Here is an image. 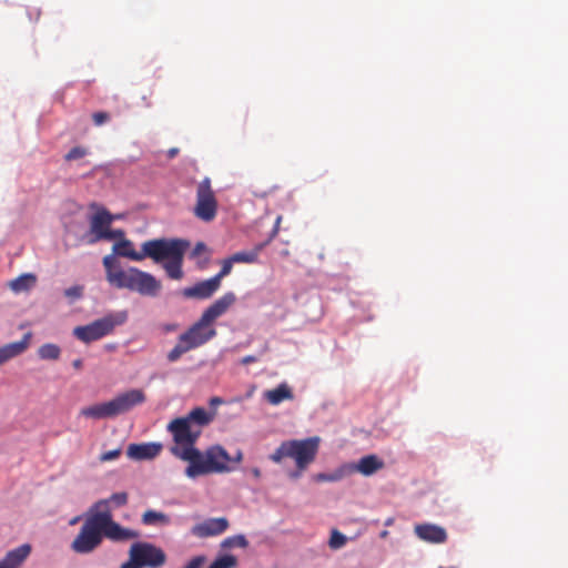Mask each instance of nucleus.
<instances>
[{
    "instance_id": "1",
    "label": "nucleus",
    "mask_w": 568,
    "mask_h": 568,
    "mask_svg": "<svg viewBox=\"0 0 568 568\" xmlns=\"http://www.w3.org/2000/svg\"><path fill=\"white\" fill-rule=\"evenodd\" d=\"M212 420V413L204 407H196L186 416L172 419L166 426L174 442L170 452L173 456L189 463L185 468V475L189 478L229 470L230 456L224 448L212 446L204 453L195 448L203 428Z\"/></svg>"
},
{
    "instance_id": "2",
    "label": "nucleus",
    "mask_w": 568,
    "mask_h": 568,
    "mask_svg": "<svg viewBox=\"0 0 568 568\" xmlns=\"http://www.w3.org/2000/svg\"><path fill=\"white\" fill-rule=\"evenodd\" d=\"M105 278L118 290H129L143 296L154 297L162 288V284L152 274L136 267L123 270L113 254L103 257Z\"/></svg>"
},
{
    "instance_id": "3",
    "label": "nucleus",
    "mask_w": 568,
    "mask_h": 568,
    "mask_svg": "<svg viewBox=\"0 0 568 568\" xmlns=\"http://www.w3.org/2000/svg\"><path fill=\"white\" fill-rule=\"evenodd\" d=\"M189 246L190 242L182 239H156L154 244L146 247V254L156 263L166 261L163 267L168 276L172 280H181L183 257Z\"/></svg>"
},
{
    "instance_id": "4",
    "label": "nucleus",
    "mask_w": 568,
    "mask_h": 568,
    "mask_svg": "<svg viewBox=\"0 0 568 568\" xmlns=\"http://www.w3.org/2000/svg\"><path fill=\"white\" fill-rule=\"evenodd\" d=\"M318 448L320 438L317 436L285 440L270 456V459L276 464L286 457L294 459L296 470L291 474V477L297 478L315 460Z\"/></svg>"
},
{
    "instance_id": "5",
    "label": "nucleus",
    "mask_w": 568,
    "mask_h": 568,
    "mask_svg": "<svg viewBox=\"0 0 568 568\" xmlns=\"http://www.w3.org/2000/svg\"><path fill=\"white\" fill-rule=\"evenodd\" d=\"M216 336V329L201 316L179 337L174 347L168 353L170 363L178 362L183 354L199 348Z\"/></svg>"
},
{
    "instance_id": "6",
    "label": "nucleus",
    "mask_w": 568,
    "mask_h": 568,
    "mask_svg": "<svg viewBox=\"0 0 568 568\" xmlns=\"http://www.w3.org/2000/svg\"><path fill=\"white\" fill-rule=\"evenodd\" d=\"M103 541L100 520L95 503L90 507L87 513L83 525L79 534L71 542V549L75 554H90L101 546Z\"/></svg>"
},
{
    "instance_id": "7",
    "label": "nucleus",
    "mask_w": 568,
    "mask_h": 568,
    "mask_svg": "<svg viewBox=\"0 0 568 568\" xmlns=\"http://www.w3.org/2000/svg\"><path fill=\"white\" fill-rule=\"evenodd\" d=\"M129 556V560L121 568H160L166 561L165 552L150 542L132 544Z\"/></svg>"
},
{
    "instance_id": "8",
    "label": "nucleus",
    "mask_w": 568,
    "mask_h": 568,
    "mask_svg": "<svg viewBox=\"0 0 568 568\" xmlns=\"http://www.w3.org/2000/svg\"><path fill=\"white\" fill-rule=\"evenodd\" d=\"M125 313L109 314L102 318L83 326H77L73 335L81 342L89 344L111 334L118 325L125 322Z\"/></svg>"
},
{
    "instance_id": "9",
    "label": "nucleus",
    "mask_w": 568,
    "mask_h": 568,
    "mask_svg": "<svg viewBox=\"0 0 568 568\" xmlns=\"http://www.w3.org/2000/svg\"><path fill=\"white\" fill-rule=\"evenodd\" d=\"M98 516L100 520L102 537L114 542L126 541L139 538V532L125 527L113 520V515L108 507V500H99L95 503Z\"/></svg>"
},
{
    "instance_id": "10",
    "label": "nucleus",
    "mask_w": 568,
    "mask_h": 568,
    "mask_svg": "<svg viewBox=\"0 0 568 568\" xmlns=\"http://www.w3.org/2000/svg\"><path fill=\"white\" fill-rule=\"evenodd\" d=\"M98 516L100 520L102 537L114 542L126 541L139 538V532L125 527L113 520V515L108 507V500H99L95 503Z\"/></svg>"
},
{
    "instance_id": "11",
    "label": "nucleus",
    "mask_w": 568,
    "mask_h": 568,
    "mask_svg": "<svg viewBox=\"0 0 568 568\" xmlns=\"http://www.w3.org/2000/svg\"><path fill=\"white\" fill-rule=\"evenodd\" d=\"M193 213L197 219L204 222H211L216 216L217 200L209 178L203 179L197 185L196 203Z\"/></svg>"
},
{
    "instance_id": "12",
    "label": "nucleus",
    "mask_w": 568,
    "mask_h": 568,
    "mask_svg": "<svg viewBox=\"0 0 568 568\" xmlns=\"http://www.w3.org/2000/svg\"><path fill=\"white\" fill-rule=\"evenodd\" d=\"M146 396L142 389L133 388L128 392L121 393L111 399L115 415H121L133 407L141 405L145 402Z\"/></svg>"
},
{
    "instance_id": "13",
    "label": "nucleus",
    "mask_w": 568,
    "mask_h": 568,
    "mask_svg": "<svg viewBox=\"0 0 568 568\" xmlns=\"http://www.w3.org/2000/svg\"><path fill=\"white\" fill-rule=\"evenodd\" d=\"M112 221V215L105 209H101L94 213L90 219V233L92 239L89 242L95 243L102 241L106 232L111 229Z\"/></svg>"
},
{
    "instance_id": "14",
    "label": "nucleus",
    "mask_w": 568,
    "mask_h": 568,
    "mask_svg": "<svg viewBox=\"0 0 568 568\" xmlns=\"http://www.w3.org/2000/svg\"><path fill=\"white\" fill-rule=\"evenodd\" d=\"M229 527L225 517L209 518L192 527L191 534L197 538H207L223 534Z\"/></svg>"
},
{
    "instance_id": "15",
    "label": "nucleus",
    "mask_w": 568,
    "mask_h": 568,
    "mask_svg": "<svg viewBox=\"0 0 568 568\" xmlns=\"http://www.w3.org/2000/svg\"><path fill=\"white\" fill-rule=\"evenodd\" d=\"M220 285L214 281L213 277L195 283L193 286H189L182 290L181 294L184 298L191 300H207L217 292Z\"/></svg>"
},
{
    "instance_id": "16",
    "label": "nucleus",
    "mask_w": 568,
    "mask_h": 568,
    "mask_svg": "<svg viewBox=\"0 0 568 568\" xmlns=\"http://www.w3.org/2000/svg\"><path fill=\"white\" fill-rule=\"evenodd\" d=\"M235 301L236 296L233 292L225 293L202 313L203 321H207L213 325L215 320L224 315Z\"/></svg>"
},
{
    "instance_id": "17",
    "label": "nucleus",
    "mask_w": 568,
    "mask_h": 568,
    "mask_svg": "<svg viewBox=\"0 0 568 568\" xmlns=\"http://www.w3.org/2000/svg\"><path fill=\"white\" fill-rule=\"evenodd\" d=\"M156 242L155 240L145 241L142 244V252H136L133 247V243L128 239H122L121 241H118L114 243L112 251L113 254L122 257H128L132 261H142L145 257H149V254H146V247L150 244H154Z\"/></svg>"
},
{
    "instance_id": "18",
    "label": "nucleus",
    "mask_w": 568,
    "mask_h": 568,
    "mask_svg": "<svg viewBox=\"0 0 568 568\" xmlns=\"http://www.w3.org/2000/svg\"><path fill=\"white\" fill-rule=\"evenodd\" d=\"M161 450L162 445L159 443L130 444L126 455L134 460H148L155 458Z\"/></svg>"
},
{
    "instance_id": "19",
    "label": "nucleus",
    "mask_w": 568,
    "mask_h": 568,
    "mask_svg": "<svg viewBox=\"0 0 568 568\" xmlns=\"http://www.w3.org/2000/svg\"><path fill=\"white\" fill-rule=\"evenodd\" d=\"M415 534L424 541L443 544L447 540L446 530L434 524H420L415 526Z\"/></svg>"
},
{
    "instance_id": "20",
    "label": "nucleus",
    "mask_w": 568,
    "mask_h": 568,
    "mask_svg": "<svg viewBox=\"0 0 568 568\" xmlns=\"http://www.w3.org/2000/svg\"><path fill=\"white\" fill-rule=\"evenodd\" d=\"M281 220L282 217L281 216H277L276 221H275V225H274V229L272 231V234L270 236V239L264 242V243H261L258 245H256L253 250L251 251H242V252H237L235 254H233L231 257H232V261H234V263H255L258 258V255H260V252L270 243V241L277 234L278 232V226H280V223H281Z\"/></svg>"
},
{
    "instance_id": "21",
    "label": "nucleus",
    "mask_w": 568,
    "mask_h": 568,
    "mask_svg": "<svg viewBox=\"0 0 568 568\" xmlns=\"http://www.w3.org/2000/svg\"><path fill=\"white\" fill-rule=\"evenodd\" d=\"M30 554L31 546L29 544L20 545L7 552L0 560V568H20Z\"/></svg>"
},
{
    "instance_id": "22",
    "label": "nucleus",
    "mask_w": 568,
    "mask_h": 568,
    "mask_svg": "<svg viewBox=\"0 0 568 568\" xmlns=\"http://www.w3.org/2000/svg\"><path fill=\"white\" fill-rule=\"evenodd\" d=\"M113 408L114 407L112 402L109 400L105 403L83 407L80 410V415L93 419L112 418L116 416Z\"/></svg>"
},
{
    "instance_id": "23",
    "label": "nucleus",
    "mask_w": 568,
    "mask_h": 568,
    "mask_svg": "<svg viewBox=\"0 0 568 568\" xmlns=\"http://www.w3.org/2000/svg\"><path fill=\"white\" fill-rule=\"evenodd\" d=\"M31 336H32L31 333L28 332L23 335L21 341L9 343V344L1 346L0 353L3 355L4 359L8 362V361L23 354L30 345Z\"/></svg>"
},
{
    "instance_id": "24",
    "label": "nucleus",
    "mask_w": 568,
    "mask_h": 568,
    "mask_svg": "<svg viewBox=\"0 0 568 568\" xmlns=\"http://www.w3.org/2000/svg\"><path fill=\"white\" fill-rule=\"evenodd\" d=\"M384 467V462L376 455L362 457L354 466V469L364 476H371Z\"/></svg>"
},
{
    "instance_id": "25",
    "label": "nucleus",
    "mask_w": 568,
    "mask_h": 568,
    "mask_svg": "<svg viewBox=\"0 0 568 568\" xmlns=\"http://www.w3.org/2000/svg\"><path fill=\"white\" fill-rule=\"evenodd\" d=\"M37 276L32 273H24L9 282V288L14 293L28 292L36 286Z\"/></svg>"
},
{
    "instance_id": "26",
    "label": "nucleus",
    "mask_w": 568,
    "mask_h": 568,
    "mask_svg": "<svg viewBox=\"0 0 568 568\" xmlns=\"http://www.w3.org/2000/svg\"><path fill=\"white\" fill-rule=\"evenodd\" d=\"M264 397L270 404L278 405L286 399H292L293 393L286 384H281L274 389L266 390Z\"/></svg>"
},
{
    "instance_id": "27",
    "label": "nucleus",
    "mask_w": 568,
    "mask_h": 568,
    "mask_svg": "<svg viewBox=\"0 0 568 568\" xmlns=\"http://www.w3.org/2000/svg\"><path fill=\"white\" fill-rule=\"evenodd\" d=\"M191 258L196 261L199 270H205L211 260V251L203 242H197L192 250Z\"/></svg>"
},
{
    "instance_id": "28",
    "label": "nucleus",
    "mask_w": 568,
    "mask_h": 568,
    "mask_svg": "<svg viewBox=\"0 0 568 568\" xmlns=\"http://www.w3.org/2000/svg\"><path fill=\"white\" fill-rule=\"evenodd\" d=\"M141 520L146 526H166L170 524V517L166 514L153 509L144 511Z\"/></svg>"
},
{
    "instance_id": "29",
    "label": "nucleus",
    "mask_w": 568,
    "mask_h": 568,
    "mask_svg": "<svg viewBox=\"0 0 568 568\" xmlns=\"http://www.w3.org/2000/svg\"><path fill=\"white\" fill-rule=\"evenodd\" d=\"M38 355L41 359L55 361L61 355V349L58 345L47 343L39 347Z\"/></svg>"
},
{
    "instance_id": "30",
    "label": "nucleus",
    "mask_w": 568,
    "mask_h": 568,
    "mask_svg": "<svg viewBox=\"0 0 568 568\" xmlns=\"http://www.w3.org/2000/svg\"><path fill=\"white\" fill-rule=\"evenodd\" d=\"M237 565V559L233 555H224L214 560L209 568H234Z\"/></svg>"
},
{
    "instance_id": "31",
    "label": "nucleus",
    "mask_w": 568,
    "mask_h": 568,
    "mask_svg": "<svg viewBox=\"0 0 568 568\" xmlns=\"http://www.w3.org/2000/svg\"><path fill=\"white\" fill-rule=\"evenodd\" d=\"M233 264H234V261H232L231 256L229 258L223 260L221 271L216 275L213 276L214 281L220 286H221L222 278L231 273Z\"/></svg>"
},
{
    "instance_id": "32",
    "label": "nucleus",
    "mask_w": 568,
    "mask_h": 568,
    "mask_svg": "<svg viewBox=\"0 0 568 568\" xmlns=\"http://www.w3.org/2000/svg\"><path fill=\"white\" fill-rule=\"evenodd\" d=\"M222 546L223 547H242V548H244L247 546V540L243 535H237V536L226 538L223 541Z\"/></svg>"
},
{
    "instance_id": "33",
    "label": "nucleus",
    "mask_w": 568,
    "mask_h": 568,
    "mask_svg": "<svg viewBox=\"0 0 568 568\" xmlns=\"http://www.w3.org/2000/svg\"><path fill=\"white\" fill-rule=\"evenodd\" d=\"M345 544H346V537L343 534H341L339 531L334 530L329 538V542H328L329 547L333 549H338V548L343 547Z\"/></svg>"
},
{
    "instance_id": "34",
    "label": "nucleus",
    "mask_w": 568,
    "mask_h": 568,
    "mask_svg": "<svg viewBox=\"0 0 568 568\" xmlns=\"http://www.w3.org/2000/svg\"><path fill=\"white\" fill-rule=\"evenodd\" d=\"M88 154V151L83 146H74L64 156L65 161H74L84 158Z\"/></svg>"
},
{
    "instance_id": "35",
    "label": "nucleus",
    "mask_w": 568,
    "mask_h": 568,
    "mask_svg": "<svg viewBox=\"0 0 568 568\" xmlns=\"http://www.w3.org/2000/svg\"><path fill=\"white\" fill-rule=\"evenodd\" d=\"M345 475V471L343 469H338L332 474H320L317 476L318 480H325V481H337L342 479Z\"/></svg>"
},
{
    "instance_id": "36",
    "label": "nucleus",
    "mask_w": 568,
    "mask_h": 568,
    "mask_svg": "<svg viewBox=\"0 0 568 568\" xmlns=\"http://www.w3.org/2000/svg\"><path fill=\"white\" fill-rule=\"evenodd\" d=\"M106 500H108V505L112 501L116 506H124L128 503V494L124 491L114 493Z\"/></svg>"
},
{
    "instance_id": "37",
    "label": "nucleus",
    "mask_w": 568,
    "mask_h": 568,
    "mask_svg": "<svg viewBox=\"0 0 568 568\" xmlns=\"http://www.w3.org/2000/svg\"><path fill=\"white\" fill-rule=\"evenodd\" d=\"M206 560L207 559L204 555L195 556L187 561L184 568H202Z\"/></svg>"
},
{
    "instance_id": "38",
    "label": "nucleus",
    "mask_w": 568,
    "mask_h": 568,
    "mask_svg": "<svg viewBox=\"0 0 568 568\" xmlns=\"http://www.w3.org/2000/svg\"><path fill=\"white\" fill-rule=\"evenodd\" d=\"M120 455H121V448H115V449H112V450L101 454L99 459L102 463L111 462V460L116 459Z\"/></svg>"
},
{
    "instance_id": "39",
    "label": "nucleus",
    "mask_w": 568,
    "mask_h": 568,
    "mask_svg": "<svg viewBox=\"0 0 568 568\" xmlns=\"http://www.w3.org/2000/svg\"><path fill=\"white\" fill-rule=\"evenodd\" d=\"M92 120L97 126H100L110 120V114L106 112H95L92 114Z\"/></svg>"
},
{
    "instance_id": "40",
    "label": "nucleus",
    "mask_w": 568,
    "mask_h": 568,
    "mask_svg": "<svg viewBox=\"0 0 568 568\" xmlns=\"http://www.w3.org/2000/svg\"><path fill=\"white\" fill-rule=\"evenodd\" d=\"M82 291L81 286H72L64 291V295L71 298H80L82 296Z\"/></svg>"
},
{
    "instance_id": "41",
    "label": "nucleus",
    "mask_w": 568,
    "mask_h": 568,
    "mask_svg": "<svg viewBox=\"0 0 568 568\" xmlns=\"http://www.w3.org/2000/svg\"><path fill=\"white\" fill-rule=\"evenodd\" d=\"M115 239H119L120 241L122 239H125L124 237V232L122 230H109V232H106V235L104 236L103 240H115Z\"/></svg>"
},
{
    "instance_id": "42",
    "label": "nucleus",
    "mask_w": 568,
    "mask_h": 568,
    "mask_svg": "<svg viewBox=\"0 0 568 568\" xmlns=\"http://www.w3.org/2000/svg\"><path fill=\"white\" fill-rule=\"evenodd\" d=\"M255 362H257V357L254 355H246L241 359V364L243 365H248Z\"/></svg>"
},
{
    "instance_id": "43",
    "label": "nucleus",
    "mask_w": 568,
    "mask_h": 568,
    "mask_svg": "<svg viewBox=\"0 0 568 568\" xmlns=\"http://www.w3.org/2000/svg\"><path fill=\"white\" fill-rule=\"evenodd\" d=\"M179 153V149L172 148L168 151V158L173 159Z\"/></svg>"
},
{
    "instance_id": "44",
    "label": "nucleus",
    "mask_w": 568,
    "mask_h": 568,
    "mask_svg": "<svg viewBox=\"0 0 568 568\" xmlns=\"http://www.w3.org/2000/svg\"><path fill=\"white\" fill-rule=\"evenodd\" d=\"M72 366L75 368V369H80L82 367V359L78 358V359H74L73 363H72Z\"/></svg>"
},
{
    "instance_id": "45",
    "label": "nucleus",
    "mask_w": 568,
    "mask_h": 568,
    "mask_svg": "<svg viewBox=\"0 0 568 568\" xmlns=\"http://www.w3.org/2000/svg\"><path fill=\"white\" fill-rule=\"evenodd\" d=\"M252 473L256 478L261 476V470L258 468H254Z\"/></svg>"
},
{
    "instance_id": "46",
    "label": "nucleus",
    "mask_w": 568,
    "mask_h": 568,
    "mask_svg": "<svg viewBox=\"0 0 568 568\" xmlns=\"http://www.w3.org/2000/svg\"><path fill=\"white\" fill-rule=\"evenodd\" d=\"M79 521V517H74L73 519L70 520V525H74Z\"/></svg>"
},
{
    "instance_id": "47",
    "label": "nucleus",
    "mask_w": 568,
    "mask_h": 568,
    "mask_svg": "<svg viewBox=\"0 0 568 568\" xmlns=\"http://www.w3.org/2000/svg\"><path fill=\"white\" fill-rule=\"evenodd\" d=\"M7 363V361L4 359L3 355L0 353V365Z\"/></svg>"
},
{
    "instance_id": "48",
    "label": "nucleus",
    "mask_w": 568,
    "mask_h": 568,
    "mask_svg": "<svg viewBox=\"0 0 568 568\" xmlns=\"http://www.w3.org/2000/svg\"><path fill=\"white\" fill-rule=\"evenodd\" d=\"M390 524H392V519H388V520L386 521V525H390Z\"/></svg>"
}]
</instances>
